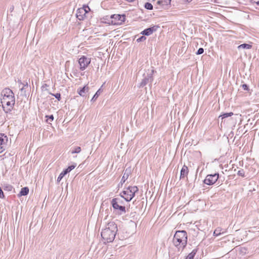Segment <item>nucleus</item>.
Wrapping results in <instances>:
<instances>
[{
  "instance_id": "79ce46f5",
  "label": "nucleus",
  "mask_w": 259,
  "mask_h": 259,
  "mask_svg": "<svg viewBox=\"0 0 259 259\" xmlns=\"http://www.w3.org/2000/svg\"><path fill=\"white\" fill-rule=\"evenodd\" d=\"M79 14L82 15L83 16V15H84L83 14V13H79Z\"/></svg>"
},
{
  "instance_id": "c85d7f7f",
  "label": "nucleus",
  "mask_w": 259,
  "mask_h": 259,
  "mask_svg": "<svg viewBox=\"0 0 259 259\" xmlns=\"http://www.w3.org/2000/svg\"><path fill=\"white\" fill-rule=\"evenodd\" d=\"M76 166V165H72L69 166H68L66 169H65L66 170H67L68 172H69L71 170L73 169Z\"/></svg>"
},
{
  "instance_id": "6ab92c4d",
  "label": "nucleus",
  "mask_w": 259,
  "mask_h": 259,
  "mask_svg": "<svg viewBox=\"0 0 259 259\" xmlns=\"http://www.w3.org/2000/svg\"><path fill=\"white\" fill-rule=\"evenodd\" d=\"M222 229L221 228H217L213 232V235L215 236H218L221 234H223L224 232H221Z\"/></svg>"
},
{
  "instance_id": "7ed1b4c3",
  "label": "nucleus",
  "mask_w": 259,
  "mask_h": 259,
  "mask_svg": "<svg viewBox=\"0 0 259 259\" xmlns=\"http://www.w3.org/2000/svg\"><path fill=\"white\" fill-rule=\"evenodd\" d=\"M188 236L185 231H177L174 236L172 243L179 251H182L187 244Z\"/></svg>"
},
{
  "instance_id": "0eeeda50",
  "label": "nucleus",
  "mask_w": 259,
  "mask_h": 259,
  "mask_svg": "<svg viewBox=\"0 0 259 259\" xmlns=\"http://www.w3.org/2000/svg\"><path fill=\"white\" fill-rule=\"evenodd\" d=\"M91 63V58H88L84 56H81L78 59V63L79 64V69L80 70H85Z\"/></svg>"
},
{
  "instance_id": "c756f323",
  "label": "nucleus",
  "mask_w": 259,
  "mask_h": 259,
  "mask_svg": "<svg viewBox=\"0 0 259 259\" xmlns=\"http://www.w3.org/2000/svg\"><path fill=\"white\" fill-rule=\"evenodd\" d=\"M204 52V49L202 48H199L196 52L197 55H201Z\"/></svg>"
},
{
  "instance_id": "dca6fc26",
  "label": "nucleus",
  "mask_w": 259,
  "mask_h": 259,
  "mask_svg": "<svg viewBox=\"0 0 259 259\" xmlns=\"http://www.w3.org/2000/svg\"><path fill=\"white\" fill-rule=\"evenodd\" d=\"M252 47V46L249 45V44H242V45H239L238 47V49L239 50V49H250Z\"/></svg>"
},
{
  "instance_id": "423d86ee",
  "label": "nucleus",
  "mask_w": 259,
  "mask_h": 259,
  "mask_svg": "<svg viewBox=\"0 0 259 259\" xmlns=\"http://www.w3.org/2000/svg\"><path fill=\"white\" fill-rule=\"evenodd\" d=\"M110 20H109V23L112 25H120L125 20V15H120L119 14H114L110 16Z\"/></svg>"
},
{
  "instance_id": "4c0bfd02",
  "label": "nucleus",
  "mask_w": 259,
  "mask_h": 259,
  "mask_svg": "<svg viewBox=\"0 0 259 259\" xmlns=\"http://www.w3.org/2000/svg\"><path fill=\"white\" fill-rule=\"evenodd\" d=\"M18 83L19 84V87H20V85H23V83H22L21 80H18Z\"/></svg>"
},
{
  "instance_id": "ddd939ff",
  "label": "nucleus",
  "mask_w": 259,
  "mask_h": 259,
  "mask_svg": "<svg viewBox=\"0 0 259 259\" xmlns=\"http://www.w3.org/2000/svg\"><path fill=\"white\" fill-rule=\"evenodd\" d=\"M89 91V87L87 85L84 86L82 89L78 90L77 91L78 94L82 97H85L86 96V93H88Z\"/></svg>"
},
{
  "instance_id": "a211bd4d",
  "label": "nucleus",
  "mask_w": 259,
  "mask_h": 259,
  "mask_svg": "<svg viewBox=\"0 0 259 259\" xmlns=\"http://www.w3.org/2000/svg\"><path fill=\"white\" fill-rule=\"evenodd\" d=\"M68 172L66 169L64 170L59 176L57 179V182H59L62 179V178Z\"/></svg>"
},
{
  "instance_id": "5701e85b",
  "label": "nucleus",
  "mask_w": 259,
  "mask_h": 259,
  "mask_svg": "<svg viewBox=\"0 0 259 259\" xmlns=\"http://www.w3.org/2000/svg\"><path fill=\"white\" fill-rule=\"evenodd\" d=\"M45 117L46 118V121L49 123H51V122L54 120V116L53 115H46Z\"/></svg>"
},
{
  "instance_id": "f704fd0d",
  "label": "nucleus",
  "mask_w": 259,
  "mask_h": 259,
  "mask_svg": "<svg viewBox=\"0 0 259 259\" xmlns=\"http://www.w3.org/2000/svg\"><path fill=\"white\" fill-rule=\"evenodd\" d=\"M251 2L259 6V0H251Z\"/></svg>"
},
{
  "instance_id": "aec40b11",
  "label": "nucleus",
  "mask_w": 259,
  "mask_h": 259,
  "mask_svg": "<svg viewBox=\"0 0 259 259\" xmlns=\"http://www.w3.org/2000/svg\"><path fill=\"white\" fill-rule=\"evenodd\" d=\"M233 115V112L226 113H224L222 115H220L219 116V118L221 117L222 119H223L224 118L231 116Z\"/></svg>"
},
{
  "instance_id": "f3484780",
  "label": "nucleus",
  "mask_w": 259,
  "mask_h": 259,
  "mask_svg": "<svg viewBox=\"0 0 259 259\" xmlns=\"http://www.w3.org/2000/svg\"><path fill=\"white\" fill-rule=\"evenodd\" d=\"M197 251V249H193L192 251L188 255L186 259H194V257L195 256Z\"/></svg>"
},
{
  "instance_id": "9d476101",
  "label": "nucleus",
  "mask_w": 259,
  "mask_h": 259,
  "mask_svg": "<svg viewBox=\"0 0 259 259\" xmlns=\"http://www.w3.org/2000/svg\"><path fill=\"white\" fill-rule=\"evenodd\" d=\"M88 10H90V8L89 7H87L85 8H81L78 9L76 13V17L79 20H82L83 19V17L82 15H80L79 13H83V14L85 15L87 13H88Z\"/></svg>"
},
{
  "instance_id": "72a5a7b5",
  "label": "nucleus",
  "mask_w": 259,
  "mask_h": 259,
  "mask_svg": "<svg viewBox=\"0 0 259 259\" xmlns=\"http://www.w3.org/2000/svg\"><path fill=\"white\" fill-rule=\"evenodd\" d=\"M242 88L244 90L248 91V87L246 84H243L242 85Z\"/></svg>"
},
{
  "instance_id": "1a4fd4ad",
  "label": "nucleus",
  "mask_w": 259,
  "mask_h": 259,
  "mask_svg": "<svg viewBox=\"0 0 259 259\" xmlns=\"http://www.w3.org/2000/svg\"><path fill=\"white\" fill-rule=\"evenodd\" d=\"M8 138L4 134L0 135V153L5 150L7 146Z\"/></svg>"
},
{
  "instance_id": "393cba45",
  "label": "nucleus",
  "mask_w": 259,
  "mask_h": 259,
  "mask_svg": "<svg viewBox=\"0 0 259 259\" xmlns=\"http://www.w3.org/2000/svg\"><path fill=\"white\" fill-rule=\"evenodd\" d=\"M81 151V148L80 147H76L71 151L72 154L79 153Z\"/></svg>"
},
{
  "instance_id": "39448f33",
  "label": "nucleus",
  "mask_w": 259,
  "mask_h": 259,
  "mask_svg": "<svg viewBox=\"0 0 259 259\" xmlns=\"http://www.w3.org/2000/svg\"><path fill=\"white\" fill-rule=\"evenodd\" d=\"M139 190L137 186H129L122 192L121 197L123 198L126 201H130L135 196V193Z\"/></svg>"
},
{
  "instance_id": "c9c22d12",
  "label": "nucleus",
  "mask_w": 259,
  "mask_h": 259,
  "mask_svg": "<svg viewBox=\"0 0 259 259\" xmlns=\"http://www.w3.org/2000/svg\"><path fill=\"white\" fill-rule=\"evenodd\" d=\"M154 72V70H151V73H150V76H149V77L150 78V79H151V80H152V75H153V74Z\"/></svg>"
},
{
  "instance_id": "2f4dec72",
  "label": "nucleus",
  "mask_w": 259,
  "mask_h": 259,
  "mask_svg": "<svg viewBox=\"0 0 259 259\" xmlns=\"http://www.w3.org/2000/svg\"><path fill=\"white\" fill-rule=\"evenodd\" d=\"M55 97L56 99H58V100L60 101L61 99V95L60 93H57L56 94H52Z\"/></svg>"
},
{
  "instance_id": "a19ab883",
  "label": "nucleus",
  "mask_w": 259,
  "mask_h": 259,
  "mask_svg": "<svg viewBox=\"0 0 259 259\" xmlns=\"http://www.w3.org/2000/svg\"><path fill=\"white\" fill-rule=\"evenodd\" d=\"M24 87H23L22 88H21V89H20V90H21V91H23L24 90Z\"/></svg>"
},
{
  "instance_id": "b1692460",
  "label": "nucleus",
  "mask_w": 259,
  "mask_h": 259,
  "mask_svg": "<svg viewBox=\"0 0 259 259\" xmlns=\"http://www.w3.org/2000/svg\"><path fill=\"white\" fill-rule=\"evenodd\" d=\"M149 79V78H145L143 79L140 83V87H143L145 86L148 82Z\"/></svg>"
},
{
  "instance_id": "4be33fe9",
  "label": "nucleus",
  "mask_w": 259,
  "mask_h": 259,
  "mask_svg": "<svg viewBox=\"0 0 259 259\" xmlns=\"http://www.w3.org/2000/svg\"><path fill=\"white\" fill-rule=\"evenodd\" d=\"M101 92V89H100L95 93V94L94 95V96L92 98V99L91 100V101H95L97 99V98L99 97V96L100 95Z\"/></svg>"
},
{
  "instance_id": "58836bf2",
  "label": "nucleus",
  "mask_w": 259,
  "mask_h": 259,
  "mask_svg": "<svg viewBox=\"0 0 259 259\" xmlns=\"http://www.w3.org/2000/svg\"><path fill=\"white\" fill-rule=\"evenodd\" d=\"M23 85L24 87H27V85H28L27 82H26L25 83H23Z\"/></svg>"
},
{
  "instance_id": "bb28decb",
  "label": "nucleus",
  "mask_w": 259,
  "mask_h": 259,
  "mask_svg": "<svg viewBox=\"0 0 259 259\" xmlns=\"http://www.w3.org/2000/svg\"><path fill=\"white\" fill-rule=\"evenodd\" d=\"M244 174H245V173H244V171L243 169L240 170L237 172V175L242 177H244V176H245Z\"/></svg>"
},
{
  "instance_id": "ea45409f",
  "label": "nucleus",
  "mask_w": 259,
  "mask_h": 259,
  "mask_svg": "<svg viewBox=\"0 0 259 259\" xmlns=\"http://www.w3.org/2000/svg\"><path fill=\"white\" fill-rule=\"evenodd\" d=\"M186 2H191L192 0H185Z\"/></svg>"
},
{
  "instance_id": "9b49d317",
  "label": "nucleus",
  "mask_w": 259,
  "mask_h": 259,
  "mask_svg": "<svg viewBox=\"0 0 259 259\" xmlns=\"http://www.w3.org/2000/svg\"><path fill=\"white\" fill-rule=\"evenodd\" d=\"M131 174V170L126 168L124 170L123 176L122 177L120 184L121 185L125 183V181L128 179L130 175Z\"/></svg>"
},
{
  "instance_id": "a878e982",
  "label": "nucleus",
  "mask_w": 259,
  "mask_h": 259,
  "mask_svg": "<svg viewBox=\"0 0 259 259\" xmlns=\"http://www.w3.org/2000/svg\"><path fill=\"white\" fill-rule=\"evenodd\" d=\"M144 7L147 10H151L153 9V6H152V5L151 3H145Z\"/></svg>"
},
{
  "instance_id": "6e6552de",
  "label": "nucleus",
  "mask_w": 259,
  "mask_h": 259,
  "mask_svg": "<svg viewBox=\"0 0 259 259\" xmlns=\"http://www.w3.org/2000/svg\"><path fill=\"white\" fill-rule=\"evenodd\" d=\"M219 175L218 173L213 175H208L203 182L208 185H212L214 184L219 179Z\"/></svg>"
},
{
  "instance_id": "4468645a",
  "label": "nucleus",
  "mask_w": 259,
  "mask_h": 259,
  "mask_svg": "<svg viewBox=\"0 0 259 259\" xmlns=\"http://www.w3.org/2000/svg\"><path fill=\"white\" fill-rule=\"evenodd\" d=\"M156 30V29L154 28V27H149L143 30L142 32V34L145 35H150L154 31Z\"/></svg>"
},
{
  "instance_id": "e433bc0d",
  "label": "nucleus",
  "mask_w": 259,
  "mask_h": 259,
  "mask_svg": "<svg viewBox=\"0 0 259 259\" xmlns=\"http://www.w3.org/2000/svg\"><path fill=\"white\" fill-rule=\"evenodd\" d=\"M18 83L19 84V87H20V85H23V83H22L21 80H18Z\"/></svg>"
},
{
  "instance_id": "20e7f679",
  "label": "nucleus",
  "mask_w": 259,
  "mask_h": 259,
  "mask_svg": "<svg viewBox=\"0 0 259 259\" xmlns=\"http://www.w3.org/2000/svg\"><path fill=\"white\" fill-rule=\"evenodd\" d=\"M112 206L118 214H122L125 212V206L123 205V201L120 198H115L111 200Z\"/></svg>"
},
{
  "instance_id": "f257e3e1",
  "label": "nucleus",
  "mask_w": 259,
  "mask_h": 259,
  "mask_svg": "<svg viewBox=\"0 0 259 259\" xmlns=\"http://www.w3.org/2000/svg\"><path fill=\"white\" fill-rule=\"evenodd\" d=\"M1 96V100L3 108L7 114L6 117L10 119L12 117L11 112L15 103L14 94L11 89L6 88L2 91Z\"/></svg>"
},
{
  "instance_id": "412c9836",
  "label": "nucleus",
  "mask_w": 259,
  "mask_h": 259,
  "mask_svg": "<svg viewBox=\"0 0 259 259\" xmlns=\"http://www.w3.org/2000/svg\"><path fill=\"white\" fill-rule=\"evenodd\" d=\"M157 4L160 6V7H157V9L162 8V9H166V5H164V2L162 0L158 1L157 2Z\"/></svg>"
},
{
  "instance_id": "f03ea898",
  "label": "nucleus",
  "mask_w": 259,
  "mask_h": 259,
  "mask_svg": "<svg viewBox=\"0 0 259 259\" xmlns=\"http://www.w3.org/2000/svg\"><path fill=\"white\" fill-rule=\"evenodd\" d=\"M117 231V226L114 222H109L101 232L102 239L107 242H112Z\"/></svg>"
},
{
  "instance_id": "37998d69",
  "label": "nucleus",
  "mask_w": 259,
  "mask_h": 259,
  "mask_svg": "<svg viewBox=\"0 0 259 259\" xmlns=\"http://www.w3.org/2000/svg\"><path fill=\"white\" fill-rule=\"evenodd\" d=\"M14 9V7H13L12 8H11V11H12Z\"/></svg>"
},
{
  "instance_id": "473e14b6",
  "label": "nucleus",
  "mask_w": 259,
  "mask_h": 259,
  "mask_svg": "<svg viewBox=\"0 0 259 259\" xmlns=\"http://www.w3.org/2000/svg\"><path fill=\"white\" fill-rule=\"evenodd\" d=\"M145 39H146V37L145 36H142L140 37V38H138L137 39V41L138 42H141V41H143V40H144Z\"/></svg>"
},
{
  "instance_id": "cd10ccee",
  "label": "nucleus",
  "mask_w": 259,
  "mask_h": 259,
  "mask_svg": "<svg viewBox=\"0 0 259 259\" xmlns=\"http://www.w3.org/2000/svg\"><path fill=\"white\" fill-rule=\"evenodd\" d=\"M76 166V165H72L69 166H68L66 169H65L66 170H67L68 172H69L71 170L73 169Z\"/></svg>"
},
{
  "instance_id": "2eb2a0df",
  "label": "nucleus",
  "mask_w": 259,
  "mask_h": 259,
  "mask_svg": "<svg viewBox=\"0 0 259 259\" xmlns=\"http://www.w3.org/2000/svg\"><path fill=\"white\" fill-rule=\"evenodd\" d=\"M29 193V189L28 187H24L22 188L20 192V196H25L27 195Z\"/></svg>"
},
{
  "instance_id": "7c9ffc66",
  "label": "nucleus",
  "mask_w": 259,
  "mask_h": 259,
  "mask_svg": "<svg viewBox=\"0 0 259 259\" xmlns=\"http://www.w3.org/2000/svg\"><path fill=\"white\" fill-rule=\"evenodd\" d=\"M164 2V5H166V7L170 4L171 0H162Z\"/></svg>"
},
{
  "instance_id": "f8f14e48",
  "label": "nucleus",
  "mask_w": 259,
  "mask_h": 259,
  "mask_svg": "<svg viewBox=\"0 0 259 259\" xmlns=\"http://www.w3.org/2000/svg\"><path fill=\"white\" fill-rule=\"evenodd\" d=\"M188 167L185 165H183L181 170L180 179H184L186 177L188 174Z\"/></svg>"
}]
</instances>
